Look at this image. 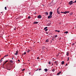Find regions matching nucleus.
<instances>
[{
	"label": "nucleus",
	"mask_w": 76,
	"mask_h": 76,
	"mask_svg": "<svg viewBox=\"0 0 76 76\" xmlns=\"http://www.w3.org/2000/svg\"><path fill=\"white\" fill-rule=\"evenodd\" d=\"M60 31L59 30H55V32H60Z\"/></svg>",
	"instance_id": "14"
},
{
	"label": "nucleus",
	"mask_w": 76,
	"mask_h": 76,
	"mask_svg": "<svg viewBox=\"0 0 76 76\" xmlns=\"http://www.w3.org/2000/svg\"><path fill=\"white\" fill-rule=\"evenodd\" d=\"M64 64V61H62L61 62V64Z\"/></svg>",
	"instance_id": "10"
},
{
	"label": "nucleus",
	"mask_w": 76,
	"mask_h": 76,
	"mask_svg": "<svg viewBox=\"0 0 76 76\" xmlns=\"http://www.w3.org/2000/svg\"><path fill=\"white\" fill-rule=\"evenodd\" d=\"M5 10H7V7H5Z\"/></svg>",
	"instance_id": "22"
},
{
	"label": "nucleus",
	"mask_w": 76,
	"mask_h": 76,
	"mask_svg": "<svg viewBox=\"0 0 76 76\" xmlns=\"http://www.w3.org/2000/svg\"><path fill=\"white\" fill-rule=\"evenodd\" d=\"M30 51V50H28L27 51V53H29Z\"/></svg>",
	"instance_id": "20"
},
{
	"label": "nucleus",
	"mask_w": 76,
	"mask_h": 76,
	"mask_svg": "<svg viewBox=\"0 0 76 76\" xmlns=\"http://www.w3.org/2000/svg\"><path fill=\"white\" fill-rule=\"evenodd\" d=\"M30 18H31V17H30V16H28V19H30Z\"/></svg>",
	"instance_id": "32"
},
{
	"label": "nucleus",
	"mask_w": 76,
	"mask_h": 76,
	"mask_svg": "<svg viewBox=\"0 0 76 76\" xmlns=\"http://www.w3.org/2000/svg\"><path fill=\"white\" fill-rule=\"evenodd\" d=\"M41 18H42V17L41 16V15H39L37 16V18L38 19H41Z\"/></svg>",
	"instance_id": "2"
},
{
	"label": "nucleus",
	"mask_w": 76,
	"mask_h": 76,
	"mask_svg": "<svg viewBox=\"0 0 76 76\" xmlns=\"http://www.w3.org/2000/svg\"><path fill=\"white\" fill-rule=\"evenodd\" d=\"M10 62H11V63H13V61H12V60H11L10 61Z\"/></svg>",
	"instance_id": "21"
},
{
	"label": "nucleus",
	"mask_w": 76,
	"mask_h": 76,
	"mask_svg": "<svg viewBox=\"0 0 76 76\" xmlns=\"http://www.w3.org/2000/svg\"><path fill=\"white\" fill-rule=\"evenodd\" d=\"M49 14H50V15H52L53 14V12H50Z\"/></svg>",
	"instance_id": "5"
},
{
	"label": "nucleus",
	"mask_w": 76,
	"mask_h": 76,
	"mask_svg": "<svg viewBox=\"0 0 76 76\" xmlns=\"http://www.w3.org/2000/svg\"><path fill=\"white\" fill-rule=\"evenodd\" d=\"M48 41H49V40L48 39H47L46 40V42H48Z\"/></svg>",
	"instance_id": "15"
},
{
	"label": "nucleus",
	"mask_w": 76,
	"mask_h": 76,
	"mask_svg": "<svg viewBox=\"0 0 76 76\" xmlns=\"http://www.w3.org/2000/svg\"><path fill=\"white\" fill-rule=\"evenodd\" d=\"M46 34H48V32H46Z\"/></svg>",
	"instance_id": "43"
},
{
	"label": "nucleus",
	"mask_w": 76,
	"mask_h": 76,
	"mask_svg": "<svg viewBox=\"0 0 76 76\" xmlns=\"http://www.w3.org/2000/svg\"><path fill=\"white\" fill-rule=\"evenodd\" d=\"M54 71H55L54 69H52V72H54Z\"/></svg>",
	"instance_id": "24"
},
{
	"label": "nucleus",
	"mask_w": 76,
	"mask_h": 76,
	"mask_svg": "<svg viewBox=\"0 0 76 76\" xmlns=\"http://www.w3.org/2000/svg\"><path fill=\"white\" fill-rule=\"evenodd\" d=\"M8 56V55H5V56L4 57H4H6L7 56Z\"/></svg>",
	"instance_id": "13"
},
{
	"label": "nucleus",
	"mask_w": 76,
	"mask_h": 76,
	"mask_svg": "<svg viewBox=\"0 0 76 76\" xmlns=\"http://www.w3.org/2000/svg\"><path fill=\"white\" fill-rule=\"evenodd\" d=\"M57 57H58V55H57Z\"/></svg>",
	"instance_id": "54"
},
{
	"label": "nucleus",
	"mask_w": 76,
	"mask_h": 76,
	"mask_svg": "<svg viewBox=\"0 0 76 76\" xmlns=\"http://www.w3.org/2000/svg\"><path fill=\"white\" fill-rule=\"evenodd\" d=\"M45 48V47H43V48Z\"/></svg>",
	"instance_id": "53"
},
{
	"label": "nucleus",
	"mask_w": 76,
	"mask_h": 76,
	"mask_svg": "<svg viewBox=\"0 0 76 76\" xmlns=\"http://www.w3.org/2000/svg\"><path fill=\"white\" fill-rule=\"evenodd\" d=\"M52 18V15H49L48 17V19H51Z\"/></svg>",
	"instance_id": "3"
},
{
	"label": "nucleus",
	"mask_w": 76,
	"mask_h": 76,
	"mask_svg": "<svg viewBox=\"0 0 76 76\" xmlns=\"http://www.w3.org/2000/svg\"><path fill=\"white\" fill-rule=\"evenodd\" d=\"M2 61H2L0 60V61H1V62Z\"/></svg>",
	"instance_id": "49"
},
{
	"label": "nucleus",
	"mask_w": 76,
	"mask_h": 76,
	"mask_svg": "<svg viewBox=\"0 0 76 76\" xmlns=\"http://www.w3.org/2000/svg\"><path fill=\"white\" fill-rule=\"evenodd\" d=\"M45 14L46 15H48V12H46L45 13Z\"/></svg>",
	"instance_id": "7"
},
{
	"label": "nucleus",
	"mask_w": 76,
	"mask_h": 76,
	"mask_svg": "<svg viewBox=\"0 0 76 76\" xmlns=\"http://www.w3.org/2000/svg\"><path fill=\"white\" fill-rule=\"evenodd\" d=\"M29 75H31V73H29Z\"/></svg>",
	"instance_id": "51"
},
{
	"label": "nucleus",
	"mask_w": 76,
	"mask_h": 76,
	"mask_svg": "<svg viewBox=\"0 0 76 76\" xmlns=\"http://www.w3.org/2000/svg\"><path fill=\"white\" fill-rule=\"evenodd\" d=\"M66 56H69V52H66Z\"/></svg>",
	"instance_id": "12"
},
{
	"label": "nucleus",
	"mask_w": 76,
	"mask_h": 76,
	"mask_svg": "<svg viewBox=\"0 0 76 76\" xmlns=\"http://www.w3.org/2000/svg\"><path fill=\"white\" fill-rule=\"evenodd\" d=\"M76 3V0L73 2V3Z\"/></svg>",
	"instance_id": "35"
},
{
	"label": "nucleus",
	"mask_w": 76,
	"mask_h": 76,
	"mask_svg": "<svg viewBox=\"0 0 76 76\" xmlns=\"http://www.w3.org/2000/svg\"><path fill=\"white\" fill-rule=\"evenodd\" d=\"M18 61H19V62H20V60H19V59H18Z\"/></svg>",
	"instance_id": "36"
},
{
	"label": "nucleus",
	"mask_w": 76,
	"mask_h": 76,
	"mask_svg": "<svg viewBox=\"0 0 76 76\" xmlns=\"http://www.w3.org/2000/svg\"><path fill=\"white\" fill-rule=\"evenodd\" d=\"M65 34H68V31H66L64 32Z\"/></svg>",
	"instance_id": "16"
},
{
	"label": "nucleus",
	"mask_w": 76,
	"mask_h": 76,
	"mask_svg": "<svg viewBox=\"0 0 76 76\" xmlns=\"http://www.w3.org/2000/svg\"><path fill=\"white\" fill-rule=\"evenodd\" d=\"M61 13H64V12H61Z\"/></svg>",
	"instance_id": "30"
},
{
	"label": "nucleus",
	"mask_w": 76,
	"mask_h": 76,
	"mask_svg": "<svg viewBox=\"0 0 76 76\" xmlns=\"http://www.w3.org/2000/svg\"><path fill=\"white\" fill-rule=\"evenodd\" d=\"M67 13H69V12H70L69 11H66Z\"/></svg>",
	"instance_id": "33"
},
{
	"label": "nucleus",
	"mask_w": 76,
	"mask_h": 76,
	"mask_svg": "<svg viewBox=\"0 0 76 76\" xmlns=\"http://www.w3.org/2000/svg\"><path fill=\"white\" fill-rule=\"evenodd\" d=\"M7 61H6V63H7Z\"/></svg>",
	"instance_id": "39"
},
{
	"label": "nucleus",
	"mask_w": 76,
	"mask_h": 76,
	"mask_svg": "<svg viewBox=\"0 0 76 76\" xmlns=\"http://www.w3.org/2000/svg\"><path fill=\"white\" fill-rule=\"evenodd\" d=\"M26 54V52H25L23 54L24 55H25V54Z\"/></svg>",
	"instance_id": "17"
},
{
	"label": "nucleus",
	"mask_w": 76,
	"mask_h": 76,
	"mask_svg": "<svg viewBox=\"0 0 76 76\" xmlns=\"http://www.w3.org/2000/svg\"><path fill=\"white\" fill-rule=\"evenodd\" d=\"M36 13H37L36 12H35V13H34V14H36Z\"/></svg>",
	"instance_id": "47"
},
{
	"label": "nucleus",
	"mask_w": 76,
	"mask_h": 76,
	"mask_svg": "<svg viewBox=\"0 0 76 76\" xmlns=\"http://www.w3.org/2000/svg\"><path fill=\"white\" fill-rule=\"evenodd\" d=\"M69 5H70H70H72V4H73V1H70V2H69Z\"/></svg>",
	"instance_id": "1"
},
{
	"label": "nucleus",
	"mask_w": 76,
	"mask_h": 76,
	"mask_svg": "<svg viewBox=\"0 0 76 76\" xmlns=\"http://www.w3.org/2000/svg\"><path fill=\"white\" fill-rule=\"evenodd\" d=\"M37 59H39V58H38V57L37 58Z\"/></svg>",
	"instance_id": "40"
},
{
	"label": "nucleus",
	"mask_w": 76,
	"mask_h": 76,
	"mask_svg": "<svg viewBox=\"0 0 76 76\" xmlns=\"http://www.w3.org/2000/svg\"><path fill=\"white\" fill-rule=\"evenodd\" d=\"M42 6H44V5L43 4H42Z\"/></svg>",
	"instance_id": "52"
},
{
	"label": "nucleus",
	"mask_w": 76,
	"mask_h": 76,
	"mask_svg": "<svg viewBox=\"0 0 76 76\" xmlns=\"http://www.w3.org/2000/svg\"><path fill=\"white\" fill-rule=\"evenodd\" d=\"M69 58L68 57V60H67V61H69Z\"/></svg>",
	"instance_id": "29"
},
{
	"label": "nucleus",
	"mask_w": 76,
	"mask_h": 76,
	"mask_svg": "<svg viewBox=\"0 0 76 76\" xmlns=\"http://www.w3.org/2000/svg\"><path fill=\"white\" fill-rule=\"evenodd\" d=\"M44 29L45 30V31H47L48 30V29H47V27H46L44 28Z\"/></svg>",
	"instance_id": "4"
},
{
	"label": "nucleus",
	"mask_w": 76,
	"mask_h": 76,
	"mask_svg": "<svg viewBox=\"0 0 76 76\" xmlns=\"http://www.w3.org/2000/svg\"><path fill=\"white\" fill-rule=\"evenodd\" d=\"M39 70H41V69L40 68L39 69Z\"/></svg>",
	"instance_id": "34"
},
{
	"label": "nucleus",
	"mask_w": 76,
	"mask_h": 76,
	"mask_svg": "<svg viewBox=\"0 0 76 76\" xmlns=\"http://www.w3.org/2000/svg\"><path fill=\"white\" fill-rule=\"evenodd\" d=\"M51 64V62L50 61L49 62L48 64Z\"/></svg>",
	"instance_id": "23"
},
{
	"label": "nucleus",
	"mask_w": 76,
	"mask_h": 76,
	"mask_svg": "<svg viewBox=\"0 0 76 76\" xmlns=\"http://www.w3.org/2000/svg\"><path fill=\"white\" fill-rule=\"evenodd\" d=\"M57 37V35H55V38H56V37Z\"/></svg>",
	"instance_id": "28"
},
{
	"label": "nucleus",
	"mask_w": 76,
	"mask_h": 76,
	"mask_svg": "<svg viewBox=\"0 0 76 76\" xmlns=\"http://www.w3.org/2000/svg\"><path fill=\"white\" fill-rule=\"evenodd\" d=\"M57 12H59L58 11V8L57 10Z\"/></svg>",
	"instance_id": "25"
},
{
	"label": "nucleus",
	"mask_w": 76,
	"mask_h": 76,
	"mask_svg": "<svg viewBox=\"0 0 76 76\" xmlns=\"http://www.w3.org/2000/svg\"><path fill=\"white\" fill-rule=\"evenodd\" d=\"M3 58H4V57H3V58H1V60H2V59H3Z\"/></svg>",
	"instance_id": "42"
},
{
	"label": "nucleus",
	"mask_w": 76,
	"mask_h": 76,
	"mask_svg": "<svg viewBox=\"0 0 76 76\" xmlns=\"http://www.w3.org/2000/svg\"><path fill=\"white\" fill-rule=\"evenodd\" d=\"M44 70L45 71V72H47L48 71V69H44Z\"/></svg>",
	"instance_id": "8"
},
{
	"label": "nucleus",
	"mask_w": 76,
	"mask_h": 76,
	"mask_svg": "<svg viewBox=\"0 0 76 76\" xmlns=\"http://www.w3.org/2000/svg\"><path fill=\"white\" fill-rule=\"evenodd\" d=\"M72 12H71L70 14V15H72Z\"/></svg>",
	"instance_id": "31"
},
{
	"label": "nucleus",
	"mask_w": 76,
	"mask_h": 76,
	"mask_svg": "<svg viewBox=\"0 0 76 76\" xmlns=\"http://www.w3.org/2000/svg\"><path fill=\"white\" fill-rule=\"evenodd\" d=\"M1 13H3V12H1Z\"/></svg>",
	"instance_id": "48"
},
{
	"label": "nucleus",
	"mask_w": 76,
	"mask_h": 76,
	"mask_svg": "<svg viewBox=\"0 0 76 76\" xmlns=\"http://www.w3.org/2000/svg\"><path fill=\"white\" fill-rule=\"evenodd\" d=\"M59 8H60V7H58V9H59Z\"/></svg>",
	"instance_id": "46"
},
{
	"label": "nucleus",
	"mask_w": 76,
	"mask_h": 76,
	"mask_svg": "<svg viewBox=\"0 0 76 76\" xmlns=\"http://www.w3.org/2000/svg\"><path fill=\"white\" fill-rule=\"evenodd\" d=\"M75 45V43H72V45Z\"/></svg>",
	"instance_id": "27"
},
{
	"label": "nucleus",
	"mask_w": 76,
	"mask_h": 76,
	"mask_svg": "<svg viewBox=\"0 0 76 76\" xmlns=\"http://www.w3.org/2000/svg\"><path fill=\"white\" fill-rule=\"evenodd\" d=\"M38 23V22H34V24H37V23Z\"/></svg>",
	"instance_id": "9"
},
{
	"label": "nucleus",
	"mask_w": 76,
	"mask_h": 76,
	"mask_svg": "<svg viewBox=\"0 0 76 76\" xmlns=\"http://www.w3.org/2000/svg\"><path fill=\"white\" fill-rule=\"evenodd\" d=\"M18 51H16V53L14 54L15 55H16V56H17V55H18Z\"/></svg>",
	"instance_id": "6"
},
{
	"label": "nucleus",
	"mask_w": 76,
	"mask_h": 76,
	"mask_svg": "<svg viewBox=\"0 0 76 76\" xmlns=\"http://www.w3.org/2000/svg\"><path fill=\"white\" fill-rule=\"evenodd\" d=\"M6 62H5L4 63V64H5V63H6Z\"/></svg>",
	"instance_id": "37"
},
{
	"label": "nucleus",
	"mask_w": 76,
	"mask_h": 76,
	"mask_svg": "<svg viewBox=\"0 0 76 76\" xmlns=\"http://www.w3.org/2000/svg\"><path fill=\"white\" fill-rule=\"evenodd\" d=\"M64 14H66V13H67V11H65L64 12Z\"/></svg>",
	"instance_id": "18"
},
{
	"label": "nucleus",
	"mask_w": 76,
	"mask_h": 76,
	"mask_svg": "<svg viewBox=\"0 0 76 76\" xmlns=\"http://www.w3.org/2000/svg\"><path fill=\"white\" fill-rule=\"evenodd\" d=\"M53 64H52V66H53Z\"/></svg>",
	"instance_id": "50"
},
{
	"label": "nucleus",
	"mask_w": 76,
	"mask_h": 76,
	"mask_svg": "<svg viewBox=\"0 0 76 76\" xmlns=\"http://www.w3.org/2000/svg\"><path fill=\"white\" fill-rule=\"evenodd\" d=\"M67 64H66L65 65V66H67Z\"/></svg>",
	"instance_id": "41"
},
{
	"label": "nucleus",
	"mask_w": 76,
	"mask_h": 76,
	"mask_svg": "<svg viewBox=\"0 0 76 76\" xmlns=\"http://www.w3.org/2000/svg\"><path fill=\"white\" fill-rule=\"evenodd\" d=\"M38 69H37V70H36V71H38Z\"/></svg>",
	"instance_id": "38"
},
{
	"label": "nucleus",
	"mask_w": 76,
	"mask_h": 76,
	"mask_svg": "<svg viewBox=\"0 0 76 76\" xmlns=\"http://www.w3.org/2000/svg\"><path fill=\"white\" fill-rule=\"evenodd\" d=\"M25 70V69H22V71H24V70Z\"/></svg>",
	"instance_id": "19"
},
{
	"label": "nucleus",
	"mask_w": 76,
	"mask_h": 76,
	"mask_svg": "<svg viewBox=\"0 0 76 76\" xmlns=\"http://www.w3.org/2000/svg\"><path fill=\"white\" fill-rule=\"evenodd\" d=\"M8 70H10V69H7Z\"/></svg>",
	"instance_id": "44"
},
{
	"label": "nucleus",
	"mask_w": 76,
	"mask_h": 76,
	"mask_svg": "<svg viewBox=\"0 0 76 76\" xmlns=\"http://www.w3.org/2000/svg\"><path fill=\"white\" fill-rule=\"evenodd\" d=\"M13 58H12V59L13 60Z\"/></svg>",
	"instance_id": "45"
},
{
	"label": "nucleus",
	"mask_w": 76,
	"mask_h": 76,
	"mask_svg": "<svg viewBox=\"0 0 76 76\" xmlns=\"http://www.w3.org/2000/svg\"><path fill=\"white\" fill-rule=\"evenodd\" d=\"M57 13H58V14H60V12H59V11L57 12Z\"/></svg>",
	"instance_id": "26"
},
{
	"label": "nucleus",
	"mask_w": 76,
	"mask_h": 76,
	"mask_svg": "<svg viewBox=\"0 0 76 76\" xmlns=\"http://www.w3.org/2000/svg\"><path fill=\"white\" fill-rule=\"evenodd\" d=\"M61 73V72L60 71L58 73H57V75H59V74Z\"/></svg>",
	"instance_id": "11"
}]
</instances>
